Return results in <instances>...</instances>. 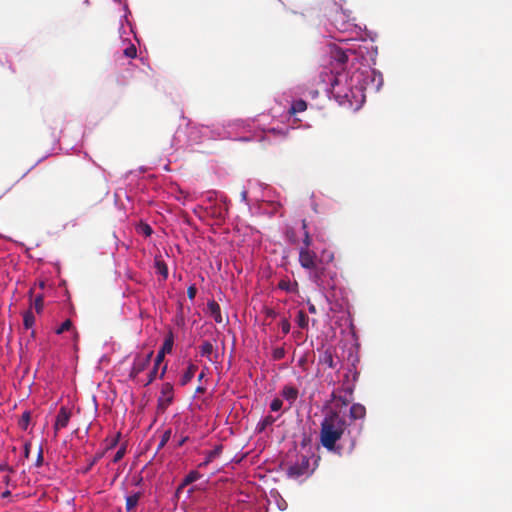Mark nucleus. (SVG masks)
<instances>
[{"label":"nucleus","instance_id":"nucleus-1","mask_svg":"<svg viewBox=\"0 0 512 512\" xmlns=\"http://www.w3.org/2000/svg\"><path fill=\"white\" fill-rule=\"evenodd\" d=\"M334 260V253L329 250H322L320 255L315 251H299V264L308 271L309 279L317 286H322L328 266Z\"/></svg>","mask_w":512,"mask_h":512},{"label":"nucleus","instance_id":"nucleus-2","mask_svg":"<svg viewBox=\"0 0 512 512\" xmlns=\"http://www.w3.org/2000/svg\"><path fill=\"white\" fill-rule=\"evenodd\" d=\"M347 428V422L338 411H328L320 428V442L328 451H334L336 443L341 439Z\"/></svg>","mask_w":512,"mask_h":512},{"label":"nucleus","instance_id":"nucleus-3","mask_svg":"<svg viewBox=\"0 0 512 512\" xmlns=\"http://www.w3.org/2000/svg\"><path fill=\"white\" fill-rule=\"evenodd\" d=\"M173 344H174V336H173V333L170 332L165 337L162 347L160 348V350L158 351V353L156 355L153 369L149 372L148 379L143 384L144 386H147L154 381V379L157 376L158 367L163 362L165 355L172 352Z\"/></svg>","mask_w":512,"mask_h":512},{"label":"nucleus","instance_id":"nucleus-4","mask_svg":"<svg viewBox=\"0 0 512 512\" xmlns=\"http://www.w3.org/2000/svg\"><path fill=\"white\" fill-rule=\"evenodd\" d=\"M310 459L306 455H299L295 463L291 464L287 469V475L290 478L297 479L308 474Z\"/></svg>","mask_w":512,"mask_h":512},{"label":"nucleus","instance_id":"nucleus-5","mask_svg":"<svg viewBox=\"0 0 512 512\" xmlns=\"http://www.w3.org/2000/svg\"><path fill=\"white\" fill-rule=\"evenodd\" d=\"M153 356V351H150L146 354H138L134 357L133 364L129 373V377L131 379H136V377L143 372L150 364L151 358Z\"/></svg>","mask_w":512,"mask_h":512},{"label":"nucleus","instance_id":"nucleus-6","mask_svg":"<svg viewBox=\"0 0 512 512\" xmlns=\"http://www.w3.org/2000/svg\"><path fill=\"white\" fill-rule=\"evenodd\" d=\"M174 399V388L169 382L162 385L160 395L158 397L157 408L159 411L164 412L173 402Z\"/></svg>","mask_w":512,"mask_h":512},{"label":"nucleus","instance_id":"nucleus-7","mask_svg":"<svg viewBox=\"0 0 512 512\" xmlns=\"http://www.w3.org/2000/svg\"><path fill=\"white\" fill-rule=\"evenodd\" d=\"M70 418H71L70 410L67 409L66 407L62 406L59 409V412H58V414L56 416V420H55V423H54L55 435L57 434V432L60 429L67 427V425H68V423L70 421Z\"/></svg>","mask_w":512,"mask_h":512},{"label":"nucleus","instance_id":"nucleus-8","mask_svg":"<svg viewBox=\"0 0 512 512\" xmlns=\"http://www.w3.org/2000/svg\"><path fill=\"white\" fill-rule=\"evenodd\" d=\"M199 352L201 356L207 357L210 362L215 363L218 361V354L214 353V346L209 341H204L199 346Z\"/></svg>","mask_w":512,"mask_h":512},{"label":"nucleus","instance_id":"nucleus-9","mask_svg":"<svg viewBox=\"0 0 512 512\" xmlns=\"http://www.w3.org/2000/svg\"><path fill=\"white\" fill-rule=\"evenodd\" d=\"M331 57L334 61H336L340 66L345 65L349 60V54L347 51L343 50L340 47H334L331 50Z\"/></svg>","mask_w":512,"mask_h":512},{"label":"nucleus","instance_id":"nucleus-10","mask_svg":"<svg viewBox=\"0 0 512 512\" xmlns=\"http://www.w3.org/2000/svg\"><path fill=\"white\" fill-rule=\"evenodd\" d=\"M366 416V408L360 403H354L349 410V417L352 420H362Z\"/></svg>","mask_w":512,"mask_h":512},{"label":"nucleus","instance_id":"nucleus-11","mask_svg":"<svg viewBox=\"0 0 512 512\" xmlns=\"http://www.w3.org/2000/svg\"><path fill=\"white\" fill-rule=\"evenodd\" d=\"M207 310L210 314V316L214 319L216 323H222V315H221V308L220 305L212 300L207 303Z\"/></svg>","mask_w":512,"mask_h":512},{"label":"nucleus","instance_id":"nucleus-12","mask_svg":"<svg viewBox=\"0 0 512 512\" xmlns=\"http://www.w3.org/2000/svg\"><path fill=\"white\" fill-rule=\"evenodd\" d=\"M154 267L156 272L166 280L168 277V267L161 255H156L154 258Z\"/></svg>","mask_w":512,"mask_h":512},{"label":"nucleus","instance_id":"nucleus-13","mask_svg":"<svg viewBox=\"0 0 512 512\" xmlns=\"http://www.w3.org/2000/svg\"><path fill=\"white\" fill-rule=\"evenodd\" d=\"M302 229L304 231V239L302 245L299 247V251H312L310 246L312 245V238L307 231V222L306 220H302Z\"/></svg>","mask_w":512,"mask_h":512},{"label":"nucleus","instance_id":"nucleus-14","mask_svg":"<svg viewBox=\"0 0 512 512\" xmlns=\"http://www.w3.org/2000/svg\"><path fill=\"white\" fill-rule=\"evenodd\" d=\"M222 448V445H217L213 450L207 452L206 459L203 462H201L198 465V467H206L209 463H211L215 458H217L222 453Z\"/></svg>","mask_w":512,"mask_h":512},{"label":"nucleus","instance_id":"nucleus-15","mask_svg":"<svg viewBox=\"0 0 512 512\" xmlns=\"http://www.w3.org/2000/svg\"><path fill=\"white\" fill-rule=\"evenodd\" d=\"M197 369H198V367L196 365L190 364L188 366L187 370L185 371V373L182 375V377L180 379V384L182 386H185L186 384H188L194 377Z\"/></svg>","mask_w":512,"mask_h":512},{"label":"nucleus","instance_id":"nucleus-16","mask_svg":"<svg viewBox=\"0 0 512 512\" xmlns=\"http://www.w3.org/2000/svg\"><path fill=\"white\" fill-rule=\"evenodd\" d=\"M278 288L286 292L296 293L298 291V283L296 281L292 283L288 279H282L278 283Z\"/></svg>","mask_w":512,"mask_h":512},{"label":"nucleus","instance_id":"nucleus-17","mask_svg":"<svg viewBox=\"0 0 512 512\" xmlns=\"http://www.w3.org/2000/svg\"><path fill=\"white\" fill-rule=\"evenodd\" d=\"M282 396L290 403H293L298 397V390L294 386H284Z\"/></svg>","mask_w":512,"mask_h":512},{"label":"nucleus","instance_id":"nucleus-18","mask_svg":"<svg viewBox=\"0 0 512 512\" xmlns=\"http://www.w3.org/2000/svg\"><path fill=\"white\" fill-rule=\"evenodd\" d=\"M141 498V493L137 492L132 495L126 497V511L131 512L138 505V502Z\"/></svg>","mask_w":512,"mask_h":512},{"label":"nucleus","instance_id":"nucleus-19","mask_svg":"<svg viewBox=\"0 0 512 512\" xmlns=\"http://www.w3.org/2000/svg\"><path fill=\"white\" fill-rule=\"evenodd\" d=\"M307 109L306 101L299 99L292 103L291 108L289 110L290 114L295 115L297 113H301Z\"/></svg>","mask_w":512,"mask_h":512},{"label":"nucleus","instance_id":"nucleus-20","mask_svg":"<svg viewBox=\"0 0 512 512\" xmlns=\"http://www.w3.org/2000/svg\"><path fill=\"white\" fill-rule=\"evenodd\" d=\"M296 322L297 325L302 329H306L308 327L309 318L303 310L298 311Z\"/></svg>","mask_w":512,"mask_h":512},{"label":"nucleus","instance_id":"nucleus-21","mask_svg":"<svg viewBox=\"0 0 512 512\" xmlns=\"http://www.w3.org/2000/svg\"><path fill=\"white\" fill-rule=\"evenodd\" d=\"M320 362L329 368H335L334 358L331 352L325 351L320 357Z\"/></svg>","mask_w":512,"mask_h":512},{"label":"nucleus","instance_id":"nucleus-22","mask_svg":"<svg viewBox=\"0 0 512 512\" xmlns=\"http://www.w3.org/2000/svg\"><path fill=\"white\" fill-rule=\"evenodd\" d=\"M200 477H201V474L198 471H196V470L190 471L183 479L182 486H187V485L197 481L198 479H200Z\"/></svg>","mask_w":512,"mask_h":512},{"label":"nucleus","instance_id":"nucleus-23","mask_svg":"<svg viewBox=\"0 0 512 512\" xmlns=\"http://www.w3.org/2000/svg\"><path fill=\"white\" fill-rule=\"evenodd\" d=\"M35 323V316L31 310H28L23 315V325L26 329H30Z\"/></svg>","mask_w":512,"mask_h":512},{"label":"nucleus","instance_id":"nucleus-24","mask_svg":"<svg viewBox=\"0 0 512 512\" xmlns=\"http://www.w3.org/2000/svg\"><path fill=\"white\" fill-rule=\"evenodd\" d=\"M275 422V418L271 415L264 417L257 425L259 431L265 430L266 427L272 425Z\"/></svg>","mask_w":512,"mask_h":512},{"label":"nucleus","instance_id":"nucleus-25","mask_svg":"<svg viewBox=\"0 0 512 512\" xmlns=\"http://www.w3.org/2000/svg\"><path fill=\"white\" fill-rule=\"evenodd\" d=\"M30 420H31V414H30V412H29V411H25V412L22 414V416H21V418H20V420H19V422H18L19 427H20L21 429H23V430H26V429L28 428V425H29V423H30Z\"/></svg>","mask_w":512,"mask_h":512},{"label":"nucleus","instance_id":"nucleus-26","mask_svg":"<svg viewBox=\"0 0 512 512\" xmlns=\"http://www.w3.org/2000/svg\"><path fill=\"white\" fill-rule=\"evenodd\" d=\"M171 430L168 429L166 431H164V433L162 434L161 436V440L158 444V447H157V451L161 450L162 448H164V446L167 444V442L170 440L171 438Z\"/></svg>","mask_w":512,"mask_h":512},{"label":"nucleus","instance_id":"nucleus-27","mask_svg":"<svg viewBox=\"0 0 512 512\" xmlns=\"http://www.w3.org/2000/svg\"><path fill=\"white\" fill-rule=\"evenodd\" d=\"M124 55L127 58H135L137 55V49L134 44H129L128 47H126L123 51Z\"/></svg>","mask_w":512,"mask_h":512},{"label":"nucleus","instance_id":"nucleus-28","mask_svg":"<svg viewBox=\"0 0 512 512\" xmlns=\"http://www.w3.org/2000/svg\"><path fill=\"white\" fill-rule=\"evenodd\" d=\"M44 307V298L42 295H38L34 300V308L36 312L39 314L42 312Z\"/></svg>","mask_w":512,"mask_h":512},{"label":"nucleus","instance_id":"nucleus-29","mask_svg":"<svg viewBox=\"0 0 512 512\" xmlns=\"http://www.w3.org/2000/svg\"><path fill=\"white\" fill-rule=\"evenodd\" d=\"M72 325V321L70 319H66L56 330V333L62 334L63 332L70 330L72 328Z\"/></svg>","mask_w":512,"mask_h":512},{"label":"nucleus","instance_id":"nucleus-30","mask_svg":"<svg viewBox=\"0 0 512 512\" xmlns=\"http://www.w3.org/2000/svg\"><path fill=\"white\" fill-rule=\"evenodd\" d=\"M285 349L283 347H277L272 352V357L274 360H281L285 357Z\"/></svg>","mask_w":512,"mask_h":512},{"label":"nucleus","instance_id":"nucleus-31","mask_svg":"<svg viewBox=\"0 0 512 512\" xmlns=\"http://www.w3.org/2000/svg\"><path fill=\"white\" fill-rule=\"evenodd\" d=\"M283 402L279 398H274L270 403V409L273 412H277L282 408Z\"/></svg>","mask_w":512,"mask_h":512},{"label":"nucleus","instance_id":"nucleus-32","mask_svg":"<svg viewBox=\"0 0 512 512\" xmlns=\"http://www.w3.org/2000/svg\"><path fill=\"white\" fill-rule=\"evenodd\" d=\"M280 326H281V329H282V332L284 334H288L290 332V329H291V325H290V322L288 319L284 318L281 323H280Z\"/></svg>","mask_w":512,"mask_h":512},{"label":"nucleus","instance_id":"nucleus-33","mask_svg":"<svg viewBox=\"0 0 512 512\" xmlns=\"http://www.w3.org/2000/svg\"><path fill=\"white\" fill-rule=\"evenodd\" d=\"M197 294V288L194 284L190 285L187 289V296L190 300H194Z\"/></svg>","mask_w":512,"mask_h":512},{"label":"nucleus","instance_id":"nucleus-34","mask_svg":"<svg viewBox=\"0 0 512 512\" xmlns=\"http://www.w3.org/2000/svg\"><path fill=\"white\" fill-rule=\"evenodd\" d=\"M140 231L145 235V236H150L153 232L152 228L150 227V225L148 224H143L140 226Z\"/></svg>","mask_w":512,"mask_h":512},{"label":"nucleus","instance_id":"nucleus-35","mask_svg":"<svg viewBox=\"0 0 512 512\" xmlns=\"http://www.w3.org/2000/svg\"><path fill=\"white\" fill-rule=\"evenodd\" d=\"M338 82H339V79L337 77H335L334 80L331 82L332 92L334 93V95L336 97H340L341 96V92L336 90V87L338 86Z\"/></svg>","mask_w":512,"mask_h":512},{"label":"nucleus","instance_id":"nucleus-36","mask_svg":"<svg viewBox=\"0 0 512 512\" xmlns=\"http://www.w3.org/2000/svg\"><path fill=\"white\" fill-rule=\"evenodd\" d=\"M43 460H44V458H43V448H42V446H40L35 465L37 467H40L43 464Z\"/></svg>","mask_w":512,"mask_h":512},{"label":"nucleus","instance_id":"nucleus-37","mask_svg":"<svg viewBox=\"0 0 512 512\" xmlns=\"http://www.w3.org/2000/svg\"><path fill=\"white\" fill-rule=\"evenodd\" d=\"M286 235H287V238H288L290 243H292V244H296L297 243V239L295 237L294 230H292V229L287 230Z\"/></svg>","mask_w":512,"mask_h":512},{"label":"nucleus","instance_id":"nucleus-38","mask_svg":"<svg viewBox=\"0 0 512 512\" xmlns=\"http://www.w3.org/2000/svg\"><path fill=\"white\" fill-rule=\"evenodd\" d=\"M124 454H125V449L120 448L114 455L113 462L117 463L118 461H120L123 458Z\"/></svg>","mask_w":512,"mask_h":512},{"label":"nucleus","instance_id":"nucleus-39","mask_svg":"<svg viewBox=\"0 0 512 512\" xmlns=\"http://www.w3.org/2000/svg\"><path fill=\"white\" fill-rule=\"evenodd\" d=\"M102 457V454H98L96 455L92 461L89 463V465L87 466V468L85 469V472H88L96 463L97 461Z\"/></svg>","mask_w":512,"mask_h":512},{"label":"nucleus","instance_id":"nucleus-40","mask_svg":"<svg viewBox=\"0 0 512 512\" xmlns=\"http://www.w3.org/2000/svg\"><path fill=\"white\" fill-rule=\"evenodd\" d=\"M30 449H31V443H30V442H26V443L24 444V457H25V458H28V457H29Z\"/></svg>","mask_w":512,"mask_h":512},{"label":"nucleus","instance_id":"nucleus-41","mask_svg":"<svg viewBox=\"0 0 512 512\" xmlns=\"http://www.w3.org/2000/svg\"><path fill=\"white\" fill-rule=\"evenodd\" d=\"M266 315L271 318H275L277 316V313L273 309H267Z\"/></svg>","mask_w":512,"mask_h":512},{"label":"nucleus","instance_id":"nucleus-42","mask_svg":"<svg viewBox=\"0 0 512 512\" xmlns=\"http://www.w3.org/2000/svg\"><path fill=\"white\" fill-rule=\"evenodd\" d=\"M308 310L310 313L315 314L316 313V307L314 304L308 302Z\"/></svg>","mask_w":512,"mask_h":512},{"label":"nucleus","instance_id":"nucleus-43","mask_svg":"<svg viewBox=\"0 0 512 512\" xmlns=\"http://www.w3.org/2000/svg\"><path fill=\"white\" fill-rule=\"evenodd\" d=\"M166 370H167V365H164V366L162 367L161 373H160V375H159V378H160V379H162V378L164 377V375H165V373H166Z\"/></svg>","mask_w":512,"mask_h":512},{"label":"nucleus","instance_id":"nucleus-44","mask_svg":"<svg viewBox=\"0 0 512 512\" xmlns=\"http://www.w3.org/2000/svg\"><path fill=\"white\" fill-rule=\"evenodd\" d=\"M0 470H8L10 472H13V469L7 465H0Z\"/></svg>","mask_w":512,"mask_h":512},{"label":"nucleus","instance_id":"nucleus-45","mask_svg":"<svg viewBox=\"0 0 512 512\" xmlns=\"http://www.w3.org/2000/svg\"><path fill=\"white\" fill-rule=\"evenodd\" d=\"M117 437H119V435ZM117 443H118V438L113 439L111 444L109 445V448H112V447L116 446Z\"/></svg>","mask_w":512,"mask_h":512},{"label":"nucleus","instance_id":"nucleus-46","mask_svg":"<svg viewBox=\"0 0 512 512\" xmlns=\"http://www.w3.org/2000/svg\"><path fill=\"white\" fill-rule=\"evenodd\" d=\"M1 496H2V498H7V497L11 496V492L9 490H6L2 493Z\"/></svg>","mask_w":512,"mask_h":512},{"label":"nucleus","instance_id":"nucleus-47","mask_svg":"<svg viewBox=\"0 0 512 512\" xmlns=\"http://www.w3.org/2000/svg\"><path fill=\"white\" fill-rule=\"evenodd\" d=\"M186 440H187V437L182 438V439L179 441L178 446H182V445L186 442Z\"/></svg>","mask_w":512,"mask_h":512},{"label":"nucleus","instance_id":"nucleus-48","mask_svg":"<svg viewBox=\"0 0 512 512\" xmlns=\"http://www.w3.org/2000/svg\"><path fill=\"white\" fill-rule=\"evenodd\" d=\"M196 391H197L198 393H203V392L205 391V389H204L203 387H198V388L196 389Z\"/></svg>","mask_w":512,"mask_h":512},{"label":"nucleus","instance_id":"nucleus-49","mask_svg":"<svg viewBox=\"0 0 512 512\" xmlns=\"http://www.w3.org/2000/svg\"><path fill=\"white\" fill-rule=\"evenodd\" d=\"M3 480H4V482H5L6 484H8V483H9V481H10V477H9V476H5Z\"/></svg>","mask_w":512,"mask_h":512},{"label":"nucleus","instance_id":"nucleus-50","mask_svg":"<svg viewBox=\"0 0 512 512\" xmlns=\"http://www.w3.org/2000/svg\"><path fill=\"white\" fill-rule=\"evenodd\" d=\"M346 391L349 393V395H352L353 393V389L351 387H348Z\"/></svg>","mask_w":512,"mask_h":512},{"label":"nucleus","instance_id":"nucleus-51","mask_svg":"<svg viewBox=\"0 0 512 512\" xmlns=\"http://www.w3.org/2000/svg\"><path fill=\"white\" fill-rule=\"evenodd\" d=\"M203 377H204V372H201V373L199 374V376H198V380H199V381H200V380H202V379H203Z\"/></svg>","mask_w":512,"mask_h":512},{"label":"nucleus","instance_id":"nucleus-52","mask_svg":"<svg viewBox=\"0 0 512 512\" xmlns=\"http://www.w3.org/2000/svg\"><path fill=\"white\" fill-rule=\"evenodd\" d=\"M340 400L342 401V403H343L344 405H346V404L348 403V400H346V399H342L341 397H340Z\"/></svg>","mask_w":512,"mask_h":512},{"label":"nucleus","instance_id":"nucleus-53","mask_svg":"<svg viewBox=\"0 0 512 512\" xmlns=\"http://www.w3.org/2000/svg\"><path fill=\"white\" fill-rule=\"evenodd\" d=\"M246 195H247V192L246 191H243L242 192V198L245 199L246 198Z\"/></svg>","mask_w":512,"mask_h":512}]
</instances>
